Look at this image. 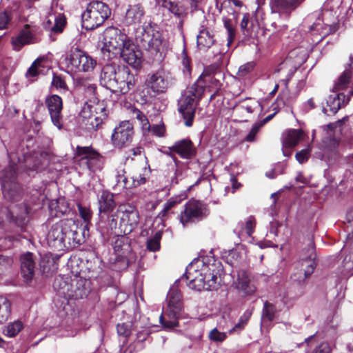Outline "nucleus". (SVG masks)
<instances>
[{
    "mask_svg": "<svg viewBox=\"0 0 353 353\" xmlns=\"http://www.w3.org/2000/svg\"><path fill=\"white\" fill-rule=\"evenodd\" d=\"M47 241L49 246L58 250L76 247L84 241L83 228L79 226V221L61 220L51 228Z\"/></svg>",
    "mask_w": 353,
    "mask_h": 353,
    "instance_id": "obj_1",
    "label": "nucleus"
},
{
    "mask_svg": "<svg viewBox=\"0 0 353 353\" xmlns=\"http://www.w3.org/2000/svg\"><path fill=\"white\" fill-rule=\"evenodd\" d=\"M100 83L112 92L126 94L134 88L135 78L128 68L111 63L103 67Z\"/></svg>",
    "mask_w": 353,
    "mask_h": 353,
    "instance_id": "obj_2",
    "label": "nucleus"
},
{
    "mask_svg": "<svg viewBox=\"0 0 353 353\" xmlns=\"http://www.w3.org/2000/svg\"><path fill=\"white\" fill-rule=\"evenodd\" d=\"M203 94V82L198 79L182 95L179 101V112L181 114L188 127L192 125L197 102Z\"/></svg>",
    "mask_w": 353,
    "mask_h": 353,
    "instance_id": "obj_3",
    "label": "nucleus"
},
{
    "mask_svg": "<svg viewBox=\"0 0 353 353\" xmlns=\"http://www.w3.org/2000/svg\"><path fill=\"white\" fill-rule=\"evenodd\" d=\"M109 227L111 230L117 227V218H119V228L124 234L130 233L138 225L139 212L130 205H121L117 210L112 214Z\"/></svg>",
    "mask_w": 353,
    "mask_h": 353,
    "instance_id": "obj_4",
    "label": "nucleus"
},
{
    "mask_svg": "<svg viewBox=\"0 0 353 353\" xmlns=\"http://www.w3.org/2000/svg\"><path fill=\"white\" fill-rule=\"evenodd\" d=\"M110 14L111 10L105 3L92 1L82 14L83 26L87 30H93L102 25Z\"/></svg>",
    "mask_w": 353,
    "mask_h": 353,
    "instance_id": "obj_5",
    "label": "nucleus"
},
{
    "mask_svg": "<svg viewBox=\"0 0 353 353\" xmlns=\"http://www.w3.org/2000/svg\"><path fill=\"white\" fill-rule=\"evenodd\" d=\"M168 312L160 316V321L165 328H174L178 326L176 320L182 309L181 294L176 287L170 288L167 296Z\"/></svg>",
    "mask_w": 353,
    "mask_h": 353,
    "instance_id": "obj_6",
    "label": "nucleus"
},
{
    "mask_svg": "<svg viewBox=\"0 0 353 353\" xmlns=\"http://www.w3.org/2000/svg\"><path fill=\"white\" fill-rule=\"evenodd\" d=\"M80 116L88 128L94 130L99 128L107 118L105 108L101 103H85L81 110Z\"/></svg>",
    "mask_w": 353,
    "mask_h": 353,
    "instance_id": "obj_7",
    "label": "nucleus"
},
{
    "mask_svg": "<svg viewBox=\"0 0 353 353\" xmlns=\"http://www.w3.org/2000/svg\"><path fill=\"white\" fill-rule=\"evenodd\" d=\"M66 60L68 68L75 72H90L97 64L92 57L77 48L71 50Z\"/></svg>",
    "mask_w": 353,
    "mask_h": 353,
    "instance_id": "obj_8",
    "label": "nucleus"
},
{
    "mask_svg": "<svg viewBox=\"0 0 353 353\" xmlns=\"http://www.w3.org/2000/svg\"><path fill=\"white\" fill-rule=\"evenodd\" d=\"M128 39V36L118 28H107L104 32L102 50L117 56L121 52Z\"/></svg>",
    "mask_w": 353,
    "mask_h": 353,
    "instance_id": "obj_9",
    "label": "nucleus"
},
{
    "mask_svg": "<svg viewBox=\"0 0 353 353\" xmlns=\"http://www.w3.org/2000/svg\"><path fill=\"white\" fill-rule=\"evenodd\" d=\"M208 214L209 210L205 204L199 201L191 200L185 205L180 221L185 225L188 223L201 220Z\"/></svg>",
    "mask_w": 353,
    "mask_h": 353,
    "instance_id": "obj_10",
    "label": "nucleus"
},
{
    "mask_svg": "<svg viewBox=\"0 0 353 353\" xmlns=\"http://www.w3.org/2000/svg\"><path fill=\"white\" fill-rule=\"evenodd\" d=\"M1 181L4 196L14 200L20 194L21 190L19 184L17 182L15 168L10 166L5 169L1 175Z\"/></svg>",
    "mask_w": 353,
    "mask_h": 353,
    "instance_id": "obj_11",
    "label": "nucleus"
},
{
    "mask_svg": "<svg viewBox=\"0 0 353 353\" xmlns=\"http://www.w3.org/2000/svg\"><path fill=\"white\" fill-rule=\"evenodd\" d=\"M82 283V280L74 279L72 281L71 283H69L68 278L65 279L60 277L54 280L53 287L61 294L79 299L87 295V290L80 288Z\"/></svg>",
    "mask_w": 353,
    "mask_h": 353,
    "instance_id": "obj_12",
    "label": "nucleus"
},
{
    "mask_svg": "<svg viewBox=\"0 0 353 353\" xmlns=\"http://www.w3.org/2000/svg\"><path fill=\"white\" fill-rule=\"evenodd\" d=\"M134 136L133 125L129 121H122L117 126L111 137V141L115 148H122L128 146Z\"/></svg>",
    "mask_w": 353,
    "mask_h": 353,
    "instance_id": "obj_13",
    "label": "nucleus"
},
{
    "mask_svg": "<svg viewBox=\"0 0 353 353\" xmlns=\"http://www.w3.org/2000/svg\"><path fill=\"white\" fill-rule=\"evenodd\" d=\"M143 47L151 52H159L163 44L161 34L150 24L143 26L141 35L139 36Z\"/></svg>",
    "mask_w": 353,
    "mask_h": 353,
    "instance_id": "obj_14",
    "label": "nucleus"
},
{
    "mask_svg": "<svg viewBox=\"0 0 353 353\" xmlns=\"http://www.w3.org/2000/svg\"><path fill=\"white\" fill-rule=\"evenodd\" d=\"M77 154L80 157L81 165H85L92 172H96L101 168V157L90 147L77 148Z\"/></svg>",
    "mask_w": 353,
    "mask_h": 353,
    "instance_id": "obj_15",
    "label": "nucleus"
},
{
    "mask_svg": "<svg viewBox=\"0 0 353 353\" xmlns=\"http://www.w3.org/2000/svg\"><path fill=\"white\" fill-rule=\"evenodd\" d=\"M172 78L170 72L161 69L150 75L148 86L154 93H163L172 85Z\"/></svg>",
    "mask_w": 353,
    "mask_h": 353,
    "instance_id": "obj_16",
    "label": "nucleus"
},
{
    "mask_svg": "<svg viewBox=\"0 0 353 353\" xmlns=\"http://www.w3.org/2000/svg\"><path fill=\"white\" fill-rule=\"evenodd\" d=\"M45 103L52 123L59 129H61L63 128V116L61 114L63 102L61 98L57 94H52L46 98Z\"/></svg>",
    "mask_w": 353,
    "mask_h": 353,
    "instance_id": "obj_17",
    "label": "nucleus"
},
{
    "mask_svg": "<svg viewBox=\"0 0 353 353\" xmlns=\"http://www.w3.org/2000/svg\"><path fill=\"white\" fill-rule=\"evenodd\" d=\"M305 0H270L272 13L289 19L291 13L300 7Z\"/></svg>",
    "mask_w": 353,
    "mask_h": 353,
    "instance_id": "obj_18",
    "label": "nucleus"
},
{
    "mask_svg": "<svg viewBox=\"0 0 353 353\" xmlns=\"http://www.w3.org/2000/svg\"><path fill=\"white\" fill-rule=\"evenodd\" d=\"M98 203L101 221L107 219L109 223L111 219L110 216L114 214L113 210L116 206L113 194L103 190L98 197Z\"/></svg>",
    "mask_w": 353,
    "mask_h": 353,
    "instance_id": "obj_19",
    "label": "nucleus"
},
{
    "mask_svg": "<svg viewBox=\"0 0 353 353\" xmlns=\"http://www.w3.org/2000/svg\"><path fill=\"white\" fill-rule=\"evenodd\" d=\"M185 276L189 288L196 291L205 290L203 268L199 270L194 265H190L186 269Z\"/></svg>",
    "mask_w": 353,
    "mask_h": 353,
    "instance_id": "obj_20",
    "label": "nucleus"
},
{
    "mask_svg": "<svg viewBox=\"0 0 353 353\" xmlns=\"http://www.w3.org/2000/svg\"><path fill=\"white\" fill-rule=\"evenodd\" d=\"M118 55H120L123 61L134 68L140 66L141 63V52L137 49V47L130 39H128Z\"/></svg>",
    "mask_w": 353,
    "mask_h": 353,
    "instance_id": "obj_21",
    "label": "nucleus"
},
{
    "mask_svg": "<svg viewBox=\"0 0 353 353\" xmlns=\"http://www.w3.org/2000/svg\"><path fill=\"white\" fill-rule=\"evenodd\" d=\"M145 9L141 3L129 5L123 19V23L128 26L140 25L145 18Z\"/></svg>",
    "mask_w": 353,
    "mask_h": 353,
    "instance_id": "obj_22",
    "label": "nucleus"
},
{
    "mask_svg": "<svg viewBox=\"0 0 353 353\" xmlns=\"http://www.w3.org/2000/svg\"><path fill=\"white\" fill-rule=\"evenodd\" d=\"M203 276L205 277V290H212L217 288L219 285V277L221 269L220 265L210 264L203 265Z\"/></svg>",
    "mask_w": 353,
    "mask_h": 353,
    "instance_id": "obj_23",
    "label": "nucleus"
},
{
    "mask_svg": "<svg viewBox=\"0 0 353 353\" xmlns=\"http://www.w3.org/2000/svg\"><path fill=\"white\" fill-rule=\"evenodd\" d=\"M168 150L174 152L183 159H191L196 153L192 142L188 139L176 141L172 146L168 147Z\"/></svg>",
    "mask_w": 353,
    "mask_h": 353,
    "instance_id": "obj_24",
    "label": "nucleus"
},
{
    "mask_svg": "<svg viewBox=\"0 0 353 353\" xmlns=\"http://www.w3.org/2000/svg\"><path fill=\"white\" fill-rule=\"evenodd\" d=\"M233 285L245 294H251L256 291V287L252 283L249 274L243 270L237 272L236 279L234 280Z\"/></svg>",
    "mask_w": 353,
    "mask_h": 353,
    "instance_id": "obj_25",
    "label": "nucleus"
},
{
    "mask_svg": "<svg viewBox=\"0 0 353 353\" xmlns=\"http://www.w3.org/2000/svg\"><path fill=\"white\" fill-rule=\"evenodd\" d=\"M347 100V97L343 92L333 90L327 100V105L323 108V112L328 115L335 114Z\"/></svg>",
    "mask_w": 353,
    "mask_h": 353,
    "instance_id": "obj_26",
    "label": "nucleus"
},
{
    "mask_svg": "<svg viewBox=\"0 0 353 353\" xmlns=\"http://www.w3.org/2000/svg\"><path fill=\"white\" fill-rule=\"evenodd\" d=\"M35 263L32 254L27 252L21 257V271L23 278L28 281L32 279L34 273Z\"/></svg>",
    "mask_w": 353,
    "mask_h": 353,
    "instance_id": "obj_27",
    "label": "nucleus"
},
{
    "mask_svg": "<svg viewBox=\"0 0 353 353\" xmlns=\"http://www.w3.org/2000/svg\"><path fill=\"white\" fill-rule=\"evenodd\" d=\"M65 25V19L61 14L58 15L50 14L43 23L45 29L56 33L61 32Z\"/></svg>",
    "mask_w": 353,
    "mask_h": 353,
    "instance_id": "obj_28",
    "label": "nucleus"
},
{
    "mask_svg": "<svg viewBox=\"0 0 353 353\" xmlns=\"http://www.w3.org/2000/svg\"><path fill=\"white\" fill-rule=\"evenodd\" d=\"M303 132L301 130H289L282 134V145L294 148L303 139Z\"/></svg>",
    "mask_w": 353,
    "mask_h": 353,
    "instance_id": "obj_29",
    "label": "nucleus"
},
{
    "mask_svg": "<svg viewBox=\"0 0 353 353\" xmlns=\"http://www.w3.org/2000/svg\"><path fill=\"white\" fill-rule=\"evenodd\" d=\"M214 38L210 31L207 28H203L197 35V46L200 49L205 50L210 48L214 43Z\"/></svg>",
    "mask_w": 353,
    "mask_h": 353,
    "instance_id": "obj_30",
    "label": "nucleus"
},
{
    "mask_svg": "<svg viewBox=\"0 0 353 353\" xmlns=\"http://www.w3.org/2000/svg\"><path fill=\"white\" fill-rule=\"evenodd\" d=\"M31 34L28 30H22L17 36L12 38V44L15 50H19L24 45L30 42Z\"/></svg>",
    "mask_w": 353,
    "mask_h": 353,
    "instance_id": "obj_31",
    "label": "nucleus"
},
{
    "mask_svg": "<svg viewBox=\"0 0 353 353\" xmlns=\"http://www.w3.org/2000/svg\"><path fill=\"white\" fill-rule=\"evenodd\" d=\"M239 109L245 110L249 114L261 112L262 105L261 103L254 99H247L241 101Z\"/></svg>",
    "mask_w": 353,
    "mask_h": 353,
    "instance_id": "obj_32",
    "label": "nucleus"
},
{
    "mask_svg": "<svg viewBox=\"0 0 353 353\" xmlns=\"http://www.w3.org/2000/svg\"><path fill=\"white\" fill-rule=\"evenodd\" d=\"M150 172V170L146 167L138 168L132 175V185L137 187L145 183L147 181V178L149 176Z\"/></svg>",
    "mask_w": 353,
    "mask_h": 353,
    "instance_id": "obj_33",
    "label": "nucleus"
},
{
    "mask_svg": "<svg viewBox=\"0 0 353 353\" xmlns=\"http://www.w3.org/2000/svg\"><path fill=\"white\" fill-rule=\"evenodd\" d=\"M11 303L10 300L0 295V323L6 321L11 314Z\"/></svg>",
    "mask_w": 353,
    "mask_h": 353,
    "instance_id": "obj_34",
    "label": "nucleus"
},
{
    "mask_svg": "<svg viewBox=\"0 0 353 353\" xmlns=\"http://www.w3.org/2000/svg\"><path fill=\"white\" fill-rule=\"evenodd\" d=\"M315 254L310 253L309 256L303 259L301 261V266L304 272V278L311 275L316 268Z\"/></svg>",
    "mask_w": 353,
    "mask_h": 353,
    "instance_id": "obj_35",
    "label": "nucleus"
},
{
    "mask_svg": "<svg viewBox=\"0 0 353 353\" xmlns=\"http://www.w3.org/2000/svg\"><path fill=\"white\" fill-rule=\"evenodd\" d=\"M352 74L350 70H345L339 77L333 87V90L340 92L341 90L345 89L350 81Z\"/></svg>",
    "mask_w": 353,
    "mask_h": 353,
    "instance_id": "obj_36",
    "label": "nucleus"
},
{
    "mask_svg": "<svg viewBox=\"0 0 353 353\" xmlns=\"http://www.w3.org/2000/svg\"><path fill=\"white\" fill-rule=\"evenodd\" d=\"M23 325L21 321H16L13 323H9L5 328L3 329L4 335L8 337H14L16 336L23 329Z\"/></svg>",
    "mask_w": 353,
    "mask_h": 353,
    "instance_id": "obj_37",
    "label": "nucleus"
},
{
    "mask_svg": "<svg viewBox=\"0 0 353 353\" xmlns=\"http://www.w3.org/2000/svg\"><path fill=\"white\" fill-rule=\"evenodd\" d=\"M131 322L118 323L117 325V332L120 337L123 338V341H126L132 334Z\"/></svg>",
    "mask_w": 353,
    "mask_h": 353,
    "instance_id": "obj_38",
    "label": "nucleus"
},
{
    "mask_svg": "<svg viewBox=\"0 0 353 353\" xmlns=\"http://www.w3.org/2000/svg\"><path fill=\"white\" fill-rule=\"evenodd\" d=\"M132 117L136 119L141 125L143 130H149L150 125L146 116L138 109H133L132 110Z\"/></svg>",
    "mask_w": 353,
    "mask_h": 353,
    "instance_id": "obj_39",
    "label": "nucleus"
},
{
    "mask_svg": "<svg viewBox=\"0 0 353 353\" xmlns=\"http://www.w3.org/2000/svg\"><path fill=\"white\" fill-rule=\"evenodd\" d=\"M344 225V230L347 232V239L350 240L353 237V209L347 212Z\"/></svg>",
    "mask_w": 353,
    "mask_h": 353,
    "instance_id": "obj_40",
    "label": "nucleus"
},
{
    "mask_svg": "<svg viewBox=\"0 0 353 353\" xmlns=\"http://www.w3.org/2000/svg\"><path fill=\"white\" fill-rule=\"evenodd\" d=\"M162 237V232L159 231L147 241V248L150 251L156 252L160 248V241Z\"/></svg>",
    "mask_w": 353,
    "mask_h": 353,
    "instance_id": "obj_41",
    "label": "nucleus"
},
{
    "mask_svg": "<svg viewBox=\"0 0 353 353\" xmlns=\"http://www.w3.org/2000/svg\"><path fill=\"white\" fill-rule=\"evenodd\" d=\"M224 27L227 30L228 32V43L227 45L229 46L233 41V39L235 36V29L233 25V22L231 19H229L226 17H223V18Z\"/></svg>",
    "mask_w": 353,
    "mask_h": 353,
    "instance_id": "obj_42",
    "label": "nucleus"
},
{
    "mask_svg": "<svg viewBox=\"0 0 353 353\" xmlns=\"http://www.w3.org/2000/svg\"><path fill=\"white\" fill-rule=\"evenodd\" d=\"M42 61V59H37L34 61V63L32 64V65L26 72L27 77H35L37 75L43 72L42 68H43V66L41 64Z\"/></svg>",
    "mask_w": 353,
    "mask_h": 353,
    "instance_id": "obj_43",
    "label": "nucleus"
},
{
    "mask_svg": "<svg viewBox=\"0 0 353 353\" xmlns=\"http://www.w3.org/2000/svg\"><path fill=\"white\" fill-rule=\"evenodd\" d=\"M241 30L244 35L248 36L251 34V29L252 23L250 21V14H244L240 23Z\"/></svg>",
    "mask_w": 353,
    "mask_h": 353,
    "instance_id": "obj_44",
    "label": "nucleus"
},
{
    "mask_svg": "<svg viewBox=\"0 0 353 353\" xmlns=\"http://www.w3.org/2000/svg\"><path fill=\"white\" fill-rule=\"evenodd\" d=\"M232 4L237 8H241L243 6V2L240 0H225L221 3L219 8L218 7V4L216 5V7L218 8L220 13L225 10L229 13V8L232 10V8H230Z\"/></svg>",
    "mask_w": 353,
    "mask_h": 353,
    "instance_id": "obj_45",
    "label": "nucleus"
},
{
    "mask_svg": "<svg viewBox=\"0 0 353 353\" xmlns=\"http://www.w3.org/2000/svg\"><path fill=\"white\" fill-rule=\"evenodd\" d=\"M209 338L211 341L215 342H223L227 337L224 332H220L217 328L212 329L209 333Z\"/></svg>",
    "mask_w": 353,
    "mask_h": 353,
    "instance_id": "obj_46",
    "label": "nucleus"
},
{
    "mask_svg": "<svg viewBox=\"0 0 353 353\" xmlns=\"http://www.w3.org/2000/svg\"><path fill=\"white\" fill-rule=\"evenodd\" d=\"M256 225V221L253 216H250L247 219L245 225H242V230L240 232L241 234L245 232L248 236H251L254 232Z\"/></svg>",
    "mask_w": 353,
    "mask_h": 353,
    "instance_id": "obj_47",
    "label": "nucleus"
},
{
    "mask_svg": "<svg viewBox=\"0 0 353 353\" xmlns=\"http://www.w3.org/2000/svg\"><path fill=\"white\" fill-rule=\"evenodd\" d=\"M12 19L11 12L6 10L0 12V30H4L8 28Z\"/></svg>",
    "mask_w": 353,
    "mask_h": 353,
    "instance_id": "obj_48",
    "label": "nucleus"
},
{
    "mask_svg": "<svg viewBox=\"0 0 353 353\" xmlns=\"http://www.w3.org/2000/svg\"><path fill=\"white\" fill-rule=\"evenodd\" d=\"M274 306L268 302H265L263 310V316L267 319L268 321H271L274 319Z\"/></svg>",
    "mask_w": 353,
    "mask_h": 353,
    "instance_id": "obj_49",
    "label": "nucleus"
},
{
    "mask_svg": "<svg viewBox=\"0 0 353 353\" xmlns=\"http://www.w3.org/2000/svg\"><path fill=\"white\" fill-rule=\"evenodd\" d=\"M213 75L214 76H221V74L219 72H217V67L215 65H210L206 68H205L201 76L199 78H202L203 80L208 81V78H210Z\"/></svg>",
    "mask_w": 353,
    "mask_h": 353,
    "instance_id": "obj_50",
    "label": "nucleus"
},
{
    "mask_svg": "<svg viewBox=\"0 0 353 353\" xmlns=\"http://www.w3.org/2000/svg\"><path fill=\"white\" fill-rule=\"evenodd\" d=\"M170 10L172 13L179 17L188 12V8H185L183 1L176 4L171 3Z\"/></svg>",
    "mask_w": 353,
    "mask_h": 353,
    "instance_id": "obj_51",
    "label": "nucleus"
},
{
    "mask_svg": "<svg viewBox=\"0 0 353 353\" xmlns=\"http://www.w3.org/2000/svg\"><path fill=\"white\" fill-rule=\"evenodd\" d=\"M255 63L253 61L246 63L241 65L238 70V75L241 77H244L250 74L254 68Z\"/></svg>",
    "mask_w": 353,
    "mask_h": 353,
    "instance_id": "obj_52",
    "label": "nucleus"
},
{
    "mask_svg": "<svg viewBox=\"0 0 353 353\" xmlns=\"http://www.w3.org/2000/svg\"><path fill=\"white\" fill-rule=\"evenodd\" d=\"M144 132H151L152 134L158 137H163L165 134V125L162 124H157L150 125L149 130H143Z\"/></svg>",
    "mask_w": 353,
    "mask_h": 353,
    "instance_id": "obj_53",
    "label": "nucleus"
},
{
    "mask_svg": "<svg viewBox=\"0 0 353 353\" xmlns=\"http://www.w3.org/2000/svg\"><path fill=\"white\" fill-rule=\"evenodd\" d=\"M311 148L308 147L305 149L301 150L296 154V159L300 163H303L307 161L310 155Z\"/></svg>",
    "mask_w": 353,
    "mask_h": 353,
    "instance_id": "obj_54",
    "label": "nucleus"
},
{
    "mask_svg": "<svg viewBox=\"0 0 353 353\" xmlns=\"http://www.w3.org/2000/svg\"><path fill=\"white\" fill-rule=\"evenodd\" d=\"M263 125V123H255L252 128L248 134L245 138V140L249 142H252L255 140V137L259 132L260 128Z\"/></svg>",
    "mask_w": 353,
    "mask_h": 353,
    "instance_id": "obj_55",
    "label": "nucleus"
},
{
    "mask_svg": "<svg viewBox=\"0 0 353 353\" xmlns=\"http://www.w3.org/2000/svg\"><path fill=\"white\" fill-rule=\"evenodd\" d=\"M52 85L53 88H55L57 90L60 89L65 90L67 89L65 82L59 76H54L52 81Z\"/></svg>",
    "mask_w": 353,
    "mask_h": 353,
    "instance_id": "obj_56",
    "label": "nucleus"
},
{
    "mask_svg": "<svg viewBox=\"0 0 353 353\" xmlns=\"http://www.w3.org/2000/svg\"><path fill=\"white\" fill-rule=\"evenodd\" d=\"M78 210L81 217L85 222H89L92 216L90 209L83 207L81 204H78Z\"/></svg>",
    "mask_w": 353,
    "mask_h": 353,
    "instance_id": "obj_57",
    "label": "nucleus"
},
{
    "mask_svg": "<svg viewBox=\"0 0 353 353\" xmlns=\"http://www.w3.org/2000/svg\"><path fill=\"white\" fill-rule=\"evenodd\" d=\"M217 76L213 75L210 78H208L207 79H209L208 81L202 80L203 82V91L205 90V87L207 83H210L212 86H214L215 88H219L221 83H220V81L216 78ZM199 79H203L202 78H199Z\"/></svg>",
    "mask_w": 353,
    "mask_h": 353,
    "instance_id": "obj_58",
    "label": "nucleus"
},
{
    "mask_svg": "<svg viewBox=\"0 0 353 353\" xmlns=\"http://www.w3.org/2000/svg\"><path fill=\"white\" fill-rule=\"evenodd\" d=\"M332 349L330 344L327 342H323L317 347L315 353H330Z\"/></svg>",
    "mask_w": 353,
    "mask_h": 353,
    "instance_id": "obj_59",
    "label": "nucleus"
},
{
    "mask_svg": "<svg viewBox=\"0 0 353 353\" xmlns=\"http://www.w3.org/2000/svg\"><path fill=\"white\" fill-rule=\"evenodd\" d=\"M342 121L339 120L338 121L332 123H330L327 125V128L330 130L333 131L334 133L339 132L340 133L341 131Z\"/></svg>",
    "mask_w": 353,
    "mask_h": 353,
    "instance_id": "obj_60",
    "label": "nucleus"
},
{
    "mask_svg": "<svg viewBox=\"0 0 353 353\" xmlns=\"http://www.w3.org/2000/svg\"><path fill=\"white\" fill-rule=\"evenodd\" d=\"M185 8H188V11L193 12L197 7V2L196 0H182Z\"/></svg>",
    "mask_w": 353,
    "mask_h": 353,
    "instance_id": "obj_61",
    "label": "nucleus"
},
{
    "mask_svg": "<svg viewBox=\"0 0 353 353\" xmlns=\"http://www.w3.org/2000/svg\"><path fill=\"white\" fill-rule=\"evenodd\" d=\"M176 204V201L174 200H169L163 208V210L161 212L162 216H164L168 211Z\"/></svg>",
    "mask_w": 353,
    "mask_h": 353,
    "instance_id": "obj_62",
    "label": "nucleus"
},
{
    "mask_svg": "<svg viewBox=\"0 0 353 353\" xmlns=\"http://www.w3.org/2000/svg\"><path fill=\"white\" fill-rule=\"evenodd\" d=\"M182 63L184 67V68L187 70L188 72H190V61L187 57V54L185 52V50L184 49L182 52Z\"/></svg>",
    "mask_w": 353,
    "mask_h": 353,
    "instance_id": "obj_63",
    "label": "nucleus"
},
{
    "mask_svg": "<svg viewBox=\"0 0 353 353\" xmlns=\"http://www.w3.org/2000/svg\"><path fill=\"white\" fill-rule=\"evenodd\" d=\"M252 315V312L250 310H246L243 315L241 316L239 321L241 323H243L245 325L249 321L250 316Z\"/></svg>",
    "mask_w": 353,
    "mask_h": 353,
    "instance_id": "obj_64",
    "label": "nucleus"
}]
</instances>
